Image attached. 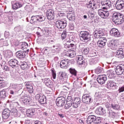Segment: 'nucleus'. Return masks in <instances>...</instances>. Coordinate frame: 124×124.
I'll return each mask as SVG.
<instances>
[{"instance_id": "1", "label": "nucleus", "mask_w": 124, "mask_h": 124, "mask_svg": "<svg viewBox=\"0 0 124 124\" xmlns=\"http://www.w3.org/2000/svg\"><path fill=\"white\" fill-rule=\"evenodd\" d=\"M111 20L116 25H122L124 22V16L123 14L120 13H114Z\"/></svg>"}, {"instance_id": "2", "label": "nucleus", "mask_w": 124, "mask_h": 124, "mask_svg": "<svg viewBox=\"0 0 124 124\" xmlns=\"http://www.w3.org/2000/svg\"><path fill=\"white\" fill-rule=\"evenodd\" d=\"M111 1H115V0H101L102 9H103V10H108L109 8H111L112 7Z\"/></svg>"}, {"instance_id": "3", "label": "nucleus", "mask_w": 124, "mask_h": 124, "mask_svg": "<svg viewBox=\"0 0 124 124\" xmlns=\"http://www.w3.org/2000/svg\"><path fill=\"white\" fill-rule=\"evenodd\" d=\"M46 17L43 16H33L31 17L30 23L32 24H36L37 22H43Z\"/></svg>"}, {"instance_id": "4", "label": "nucleus", "mask_w": 124, "mask_h": 124, "mask_svg": "<svg viewBox=\"0 0 124 124\" xmlns=\"http://www.w3.org/2000/svg\"><path fill=\"white\" fill-rule=\"evenodd\" d=\"M79 36L81 37L82 41L88 42L91 40V35L87 31H80Z\"/></svg>"}, {"instance_id": "5", "label": "nucleus", "mask_w": 124, "mask_h": 124, "mask_svg": "<svg viewBox=\"0 0 124 124\" xmlns=\"http://www.w3.org/2000/svg\"><path fill=\"white\" fill-rule=\"evenodd\" d=\"M67 21L65 19H62L56 22V26L58 29H65Z\"/></svg>"}, {"instance_id": "6", "label": "nucleus", "mask_w": 124, "mask_h": 124, "mask_svg": "<svg viewBox=\"0 0 124 124\" xmlns=\"http://www.w3.org/2000/svg\"><path fill=\"white\" fill-rule=\"evenodd\" d=\"M10 88L11 90L10 91V93L11 94H14V93H16L17 91H19L22 89V86H21V84H12L10 86Z\"/></svg>"}, {"instance_id": "7", "label": "nucleus", "mask_w": 124, "mask_h": 124, "mask_svg": "<svg viewBox=\"0 0 124 124\" xmlns=\"http://www.w3.org/2000/svg\"><path fill=\"white\" fill-rule=\"evenodd\" d=\"M106 10H103L102 8L101 9H99L98 11V14L99 16L103 18V19H106L107 17H109V11H104Z\"/></svg>"}, {"instance_id": "8", "label": "nucleus", "mask_w": 124, "mask_h": 124, "mask_svg": "<svg viewBox=\"0 0 124 124\" xmlns=\"http://www.w3.org/2000/svg\"><path fill=\"white\" fill-rule=\"evenodd\" d=\"M16 56L19 60H25L27 56V52L19 50L16 53Z\"/></svg>"}, {"instance_id": "9", "label": "nucleus", "mask_w": 124, "mask_h": 124, "mask_svg": "<svg viewBox=\"0 0 124 124\" xmlns=\"http://www.w3.org/2000/svg\"><path fill=\"white\" fill-rule=\"evenodd\" d=\"M65 97L63 96H61L57 98L56 99V104L58 107H62L64 105L65 103Z\"/></svg>"}, {"instance_id": "10", "label": "nucleus", "mask_w": 124, "mask_h": 124, "mask_svg": "<svg viewBox=\"0 0 124 124\" xmlns=\"http://www.w3.org/2000/svg\"><path fill=\"white\" fill-rule=\"evenodd\" d=\"M107 42V39H106V38H101L99 39L97 43V45L98 47H99V48H103V47L106 45Z\"/></svg>"}, {"instance_id": "11", "label": "nucleus", "mask_w": 124, "mask_h": 124, "mask_svg": "<svg viewBox=\"0 0 124 124\" xmlns=\"http://www.w3.org/2000/svg\"><path fill=\"white\" fill-rule=\"evenodd\" d=\"M82 100L85 104H90L92 101V97L89 94H84L82 96Z\"/></svg>"}, {"instance_id": "12", "label": "nucleus", "mask_w": 124, "mask_h": 124, "mask_svg": "<svg viewBox=\"0 0 124 124\" xmlns=\"http://www.w3.org/2000/svg\"><path fill=\"white\" fill-rule=\"evenodd\" d=\"M23 5H24V2L23 0H20L15 2L14 4H13L12 8L15 10H17V9H19V8L23 7Z\"/></svg>"}, {"instance_id": "13", "label": "nucleus", "mask_w": 124, "mask_h": 124, "mask_svg": "<svg viewBox=\"0 0 124 124\" xmlns=\"http://www.w3.org/2000/svg\"><path fill=\"white\" fill-rule=\"evenodd\" d=\"M107 80V77L105 75H101L98 76L97 78V81L99 84L103 85L105 84V81Z\"/></svg>"}, {"instance_id": "14", "label": "nucleus", "mask_w": 124, "mask_h": 124, "mask_svg": "<svg viewBox=\"0 0 124 124\" xmlns=\"http://www.w3.org/2000/svg\"><path fill=\"white\" fill-rule=\"evenodd\" d=\"M57 2H63L62 3H58L57 5V7L56 8V10H59V9H62V8H64L66 7L65 2L68 1V0H56Z\"/></svg>"}, {"instance_id": "15", "label": "nucleus", "mask_w": 124, "mask_h": 124, "mask_svg": "<svg viewBox=\"0 0 124 124\" xmlns=\"http://www.w3.org/2000/svg\"><path fill=\"white\" fill-rule=\"evenodd\" d=\"M117 75H122L124 72V64H120L117 66L115 69Z\"/></svg>"}, {"instance_id": "16", "label": "nucleus", "mask_w": 124, "mask_h": 124, "mask_svg": "<svg viewBox=\"0 0 124 124\" xmlns=\"http://www.w3.org/2000/svg\"><path fill=\"white\" fill-rule=\"evenodd\" d=\"M54 11V9L49 10L46 12V17L48 20L49 21H52V20H54V18H55Z\"/></svg>"}, {"instance_id": "17", "label": "nucleus", "mask_w": 124, "mask_h": 124, "mask_svg": "<svg viewBox=\"0 0 124 124\" xmlns=\"http://www.w3.org/2000/svg\"><path fill=\"white\" fill-rule=\"evenodd\" d=\"M8 64L10 65L13 68H16L19 65L18 61L16 59H11L8 62Z\"/></svg>"}, {"instance_id": "18", "label": "nucleus", "mask_w": 124, "mask_h": 124, "mask_svg": "<svg viewBox=\"0 0 124 124\" xmlns=\"http://www.w3.org/2000/svg\"><path fill=\"white\" fill-rule=\"evenodd\" d=\"M20 101H21V102H23L24 104H30L31 98L30 96L28 95L21 96Z\"/></svg>"}, {"instance_id": "19", "label": "nucleus", "mask_w": 124, "mask_h": 124, "mask_svg": "<svg viewBox=\"0 0 124 124\" xmlns=\"http://www.w3.org/2000/svg\"><path fill=\"white\" fill-rule=\"evenodd\" d=\"M116 9L117 10H122L124 7V2L122 0H118L115 4Z\"/></svg>"}, {"instance_id": "20", "label": "nucleus", "mask_w": 124, "mask_h": 124, "mask_svg": "<svg viewBox=\"0 0 124 124\" xmlns=\"http://www.w3.org/2000/svg\"><path fill=\"white\" fill-rule=\"evenodd\" d=\"M107 87L108 90H112L117 88V83L112 80L108 81L107 84Z\"/></svg>"}, {"instance_id": "21", "label": "nucleus", "mask_w": 124, "mask_h": 124, "mask_svg": "<svg viewBox=\"0 0 124 124\" xmlns=\"http://www.w3.org/2000/svg\"><path fill=\"white\" fill-rule=\"evenodd\" d=\"M10 116V110L7 108H5L2 113L3 121L4 122V120H7V119L9 118Z\"/></svg>"}, {"instance_id": "22", "label": "nucleus", "mask_w": 124, "mask_h": 124, "mask_svg": "<svg viewBox=\"0 0 124 124\" xmlns=\"http://www.w3.org/2000/svg\"><path fill=\"white\" fill-rule=\"evenodd\" d=\"M116 57L119 59H124V49L122 48H119L115 53Z\"/></svg>"}, {"instance_id": "23", "label": "nucleus", "mask_w": 124, "mask_h": 124, "mask_svg": "<svg viewBox=\"0 0 124 124\" xmlns=\"http://www.w3.org/2000/svg\"><path fill=\"white\" fill-rule=\"evenodd\" d=\"M18 65H19L21 69H23V70H28V69L30 68V66H29L28 63L26 62H20L19 63Z\"/></svg>"}, {"instance_id": "24", "label": "nucleus", "mask_w": 124, "mask_h": 124, "mask_svg": "<svg viewBox=\"0 0 124 124\" xmlns=\"http://www.w3.org/2000/svg\"><path fill=\"white\" fill-rule=\"evenodd\" d=\"M68 63H69V60L64 59L61 61L60 62V67L61 68H65L66 66H68Z\"/></svg>"}, {"instance_id": "25", "label": "nucleus", "mask_w": 124, "mask_h": 124, "mask_svg": "<svg viewBox=\"0 0 124 124\" xmlns=\"http://www.w3.org/2000/svg\"><path fill=\"white\" fill-rule=\"evenodd\" d=\"M25 86L26 89H27L29 93H33V87H32L31 83L30 82H26Z\"/></svg>"}, {"instance_id": "26", "label": "nucleus", "mask_w": 124, "mask_h": 124, "mask_svg": "<svg viewBox=\"0 0 124 124\" xmlns=\"http://www.w3.org/2000/svg\"><path fill=\"white\" fill-rule=\"evenodd\" d=\"M28 117L29 118H31L34 116V114H35V109L34 108H30L27 110L26 113Z\"/></svg>"}, {"instance_id": "27", "label": "nucleus", "mask_w": 124, "mask_h": 124, "mask_svg": "<svg viewBox=\"0 0 124 124\" xmlns=\"http://www.w3.org/2000/svg\"><path fill=\"white\" fill-rule=\"evenodd\" d=\"M95 112L98 115H104V114L106 113V110L103 109V108L101 107L97 108Z\"/></svg>"}, {"instance_id": "28", "label": "nucleus", "mask_w": 124, "mask_h": 124, "mask_svg": "<svg viewBox=\"0 0 124 124\" xmlns=\"http://www.w3.org/2000/svg\"><path fill=\"white\" fill-rule=\"evenodd\" d=\"M107 76L108 77L109 79H113L115 78V72L113 70H109L107 72Z\"/></svg>"}, {"instance_id": "29", "label": "nucleus", "mask_w": 124, "mask_h": 124, "mask_svg": "<svg viewBox=\"0 0 124 124\" xmlns=\"http://www.w3.org/2000/svg\"><path fill=\"white\" fill-rule=\"evenodd\" d=\"M96 120V117L94 115H90L88 116L87 120V124H91L93 122H94Z\"/></svg>"}, {"instance_id": "30", "label": "nucleus", "mask_w": 124, "mask_h": 124, "mask_svg": "<svg viewBox=\"0 0 124 124\" xmlns=\"http://www.w3.org/2000/svg\"><path fill=\"white\" fill-rule=\"evenodd\" d=\"M77 59V62L78 64L82 65V64H84L85 63V61L83 60V56L82 55H78Z\"/></svg>"}, {"instance_id": "31", "label": "nucleus", "mask_w": 124, "mask_h": 124, "mask_svg": "<svg viewBox=\"0 0 124 124\" xmlns=\"http://www.w3.org/2000/svg\"><path fill=\"white\" fill-rule=\"evenodd\" d=\"M45 83L46 87L48 88H52L53 87V82L49 78L45 79Z\"/></svg>"}, {"instance_id": "32", "label": "nucleus", "mask_w": 124, "mask_h": 124, "mask_svg": "<svg viewBox=\"0 0 124 124\" xmlns=\"http://www.w3.org/2000/svg\"><path fill=\"white\" fill-rule=\"evenodd\" d=\"M115 45L116 44H115V40H112L108 45V46L110 48V49H112V50H115Z\"/></svg>"}, {"instance_id": "33", "label": "nucleus", "mask_w": 124, "mask_h": 124, "mask_svg": "<svg viewBox=\"0 0 124 124\" xmlns=\"http://www.w3.org/2000/svg\"><path fill=\"white\" fill-rule=\"evenodd\" d=\"M94 37H96V38H103L102 36H103V32H93V33Z\"/></svg>"}, {"instance_id": "34", "label": "nucleus", "mask_w": 124, "mask_h": 124, "mask_svg": "<svg viewBox=\"0 0 124 124\" xmlns=\"http://www.w3.org/2000/svg\"><path fill=\"white\" fill-rule=\"evenodd\" d=\"M38 101L40 104H45L46 103V96L42 95Z\"/></svg>"}, {"instance_id": "35", "label": "nucleus", "mask_w": 124, "mask_h": 124, "mask_svg": "<svg viewBox=\"0 0 124 124\" xmlns=\"http://www.w3.org/2000/svg\"><path fill=\"white\" fill-rule=\"evenodd\" d=\"M43 9H46V11H49V10H52L53 8H52V5L50 4H46L43 6Z\"/></svg>"}, {"instance_id": "36", "label": "nucleus", "mask_w": 124, "mask_h": 124, "mask_svg": "<svg viewBox=\"0 0 124 124\" xmlns=\"http://www.w3.org/2000/svg\"><path fill=\"white\" fill-rule=\"evenodd\" d=\"M109 32H110V34L112 36H115V37H119L121 36V33L120 32V31H115V32L110 31Z\"/></svg>"}, {"instance_id": "37", "label": "nucleus", "mask_w": 124, "mask_h": 124, "mask_svg": "<svg viewBox=\"0 0 124 124\" xmlns=\"http://www.w3.org/2000/svg\"><path fill=\"white\" fill-rule=\"evenodd\" d=\"M11 112L15 117H20V113L18 112V110H17V109H13L11 110Z\"/></svg>"}, {"instance_id": "38", "label": "nucleus", "mask_w": 124, "mask_h": 124, "mask_svg": "<svg viewBox=\"0 0 124 124\" xmlns=\"http://www.w3.org/2000/svg\"><path fill=\"white\" fill-rule=\"evenodd\" d=\"M67 17L70 21H73L75 20V16H74L73 15V14L70 13V12L68 13L67 15Z\"/></svg>"}, {"instance_id": "39", "label": "nucleus", "mask_w": 124, "mask_h": 124, "mask_svg": "<svg viewBox=\"0 0 124 124\" xmlns=\"http://www.w3.org/2000/svg\"><path fill=\"white\" fill-rule=\"evenodd\" d=\"M69 72L72 74V75H73L74 76H76L77 75V71L75 70V69L71 68L69 69Z\"/></svg>"}, {"instance_id": "40", "label": "nucleus", "mask_w": 124, "mask_h": 124, "mask_svg": "<svg viewBox=\"0 0 124 124\" xmlns=\"http://www.w3.org/2000/svg\"><path fill=\"white\" fill-rule=\"evenodd\" d=\"M88 17L91 20H93L94 19V13L93 12L89 11L88 13Z\"/></svg>"}, {"instance_id": "41", "label": "nucleus", "mask_w": 124, "mask_h": 124, "mask_svg": "<svg viewBox=\"0 0 124 124\" xmlns=\"http://www.w3.org/2000/svg\"><path fill=\"white\" fill-rule=\"evenodd\" d=\"M5 97H6V92L5 90H3L0 92V98H5Z\"/></svg>"}, {"instance_id": "42", "label": "nucleus", "mask_w": 124, "mask_h": 124, "mask_svg": "<svg viewBox=\"0 0 124 124\" xmlns=\"http://www.w3.org/2000/svg\"><path fill=\"white\" fill-rule=\"evenodd\" d=\"M5 56L7 58H10L13 56V53L10 50H7L5 52Z\"/></svg>"}, {"instance_id": "43", "label": "nucleus", "mask_w": 124, "mask_h": 124, "mask_svg": "<svg viewBox=\"0 0 124 124\" xmlns=\"http://www.w3.org/2000/svg\"><path fill=\"white\" fill-rule=\"evenodd\" d=\"M88 4H91L93 6V9L94 10V9H96V4L93 2V0H90Z\"/></svg>"}, {"instance_id": "44", "label": "nucleus", "mask_w": 124, "mask_h": 124, "mask_svg": "<svg viewBox=\"0 0 124 124\" xmlns=\"http://www.w3.org/2000/svg\"><path fill=\"white\" fill-rule=\"evenodd\" d=\"M108 113V116L110 118H112L114 119L115 118V116H116V113L112 110L109 111Z\"/></svg>"}, {"instance_id": "45", "label": "nucleus", "mask_w": 124, "mask_h": 124, "mask_svg": "<svg viewBox=\"0 0 124 124\" xmlns=\"http://www.w3.org/2000/svg\"><path fill=\"white\" fill-rule=\"evenodd\" d=\"M111 108H113L114 110H119L120 109V105L116 104H111Z\"/></svg>"}, {"instance_id": "46", "label": "nucleus", "mask_w": 124, "mask_h": 124, "mask_svg": "<svg viewBox=\"0 0 124 124\" xmlns=\"http://www.w3.org/2000/svg\"><path fill=\"white\" fill-rule=\"evenodd\" d=\"M70 58H74L75 56H76V52L74 51H71L69 52V54L68 55Z\"/></svg>"}, {"instance_id": "47", "label": "nucleus", "mask_w": 124, "mask_h": 124, "mask_svg": "<svg viewBox=\"0 0 124 124\" xmlns=\"http://www.w3.org/2000/svg\"><path fill=\"white\" fill-rule=\"evenodd\" d=\"M21 49L23 50V49H26L29 47V45H28V43L26 42L22 43L21 45Z\"/></svg>"}, {"instance_id": "48", "label": "nucleus", "mask_w": 124, "mask_h": 124, "mask_svg": "<svg viewBox=\"0 0 124 124\" xmlns=\"http://www.w3.org/2000/svg\"><path fill=\"white\" fill-rule=\"evenodd\" d=\"M72 106V103H69L68 102H66V104L65 105V109H69L70 107Z\"/></svg>"}, {"instance_id": "49", "label": "nucleus", "mask_w": 124, "mask_h": 124, "mask_svg": "<svg viewBox=\"0 0 124 124\" xmlns=\"http://www.w3.org/2000/svg\"><path fill=\"white\" fill-rule=\"evenodd\" d=\"M14 30L15 31H21L23 30V27L21 26H16L15 27Z\"/></svg>"}, {"instance_id": "50", "label": "nucleus", "mask_w": 124, "mask_h": 124, "mask_svg": "<svg viewBox=\"0 0 124 124\" xmlns=\"http://www.w3.org/2000/svg\"><path fill=\"white\" fill-rule=\"evenodd\" d=\"M66 102H69L70 103H72L73 102V99L71 96H68L66 99Z\"/></svg>"}, {"instance_id": "51", "label": "nucleus", "mask_w": 124, "mask_h": 124, "mask_svg": "<svg viewBox=\"0 0 124 124\" xmlns=\"http://www.w3.org/2000/svg\"><path fill=\"white\" fill-rule=\"evenodd\" d=\"M51 73L53 79H56V77L57 76L56 71H55V70H51Z\"/></svg>"}, {"instance_id": "52", "label": "nucleus", "mask_w": 124, "mask_h": 124, "mask_svg": "<svg viewBox=\"0 0 124 124\" xmlns=\"http://www.w3.org/2000/svg\"><path fill=\"white\" fill-rule=\"evenodd\" d=\"M89 51H90V49L89 48V47L85 48L83 51V53L85 55H87L89 54Z\"/></svg>"}, {"instance_id": "53", "label": "nucleus", "mask_w": 124, "mask_h": 124, "mask_svg": "<svg viewBox=\"0 0 124 124\" xmlns=\"http://www.w3.org/2000/svg\"><path fill=\"white\" fill-rule=\"evenodd\" d=\"M95 72L96 74H99L102 72V69L101 68H97L95 70Z\"/></svg>"}, {"instance_id": "54", "label": "nucleus", "mask_w": 124, "mask_h": 124, "mask_svg": "<svg viewBox=\"0 0 124 124\" xmlns=\"http://www.w3.org/2000/svg\"><path fill=\"white\" fill-rule=\"evenodd\" d=\"M74 102L79 105L81 103V99L80 98H76Z\"/></svg>"}, {"instance_id": "55", "label": "nucleus", "mask_w": 124, "mask_h": 124, "mask_svg": "<svg viewBox=\"0 0 124 124\" xmlns=\"http://www.w3.org/2000/svg\"><path fill=\"white\" fill-rule=\"evenodd\" d=\"M59 74L61 78H64L66 76V74L64 72H60Z\"/></svg>"}, {"instance_id": "56", "label": "nucleus", "mask_w": 124, "mask_h": 124, "mask_svg": "<svg viewBox=\"0 0 124 124\" xmlns=\"http://www.w3.org/2000/svg\"><path fill=\"white\" fill-rule=\"evenodd\" d=\"M66 38V32H63L62 34V40H63L64 39H65Z\"/></svg>"}, {"instance_id": "57", "label": "nucleus", "mask_w": 124, "mask_h": 124, "mask_svg": "<svg viewBox=\"0 0 124 124\" xmlns=\"http://www.w3.org/2000/svg\"><path fill=\"white\" fill-rule=\"evenodd\" d=\"M75 27L74 24H70L69 25V31H74Z\"/></svg>"}, {"instance_id": "58", "label": "nucleus", "mask_w": 124, "mask_h": 124, "mask_svg": "<svg viewBox=\"0 0 124 124\" xmlns=\"http://www.w3.org/2000/svg\"><path fill=\"white\" fill-rule=\"evenodd\" d=\"M1 68L3 70H5V71H7L9 70V68L6 65V64L2 66Z\"/></svg>"}, {"instance_id": "59", "label": "nucleus", "mask_w": 124, "mask_h": 124, "mask_svg": "<svg viewBox=\"0 0 124 124\" xmlns=\"http://www.w3.org/2000/svg\"><path fill=\"white\" fill-rule=\"evenodd\" d=\"M79 104H78L77 103H75V102H74L72 106L74 108H78V106H79Z\"/></svg>"}, {"instance_id": "60", "label": "nucleus", "mask_w": 124, "mask_h": 124, "mask_svg": "<svg viewBox=\"0 0 124 124\" xmlns=\"http://www.w3.org/2000/svg\"><path fill=\"white\" fill-rule=\"evenodd\" d=\"M42 96V95H41L40 94H37L35 95V99H37V100L39 101V99H40V98Z\"/></svg>"}, {"instance_id": "61", "label": "nucleus", "mask_w": 124, "mask_h": 124, "mask_svg": "<svg viewBox=\"0 0 124 124\" xmlns=\"http://www.w3.org/2000/svg\"><path fill=\"white\" fill-rule=\"evenodd\" d=\"M118 92L119 93H123V92H124V85L122 86L121 88H119Z\"/></svg>"}, {"instance_id": "62", "label": "nucleus", "mask_w": 124, "mask_h": 124, "mask_svg": "<svg viewBox=\"0 0 124 124\" xmlns=\"http://www.w3.org/2000/svg\"><path fill=\"white\" fill-rule=\"evenodd\" d=\"M5 86H6V83H5V82L0 83V89L4 88Z\"/></svg>"}, {"instance_id": "63", "label": "nucleus", "mask_w": 124, "mask_h": 124, "mask_svg": "<svg viewBox=\"0 0 124 124\" xmlns=\"http://www.w3.org/2000/svg\"><path fill=\"white\" fill-rule=\"evenodd\" d=\"M0 64L1 65V67L4 66V65H6V63L5 62V61H1L0 62Z\"/></svg>"}, {"instance_id": "64", "label": "nucleus", "mask_w": 124, "mask_h": 124, "mask_svg": "<svg viewBox=\"0 0 124 124\" xmlns=\"http://www.w3.org/2000/svg\"><path fill=\"white\" fill-rule=\"evenodd\" d=\"M86 6L87 8H92L93 9V5L91 4H86Z\"/></svg>"}]
</instances>
